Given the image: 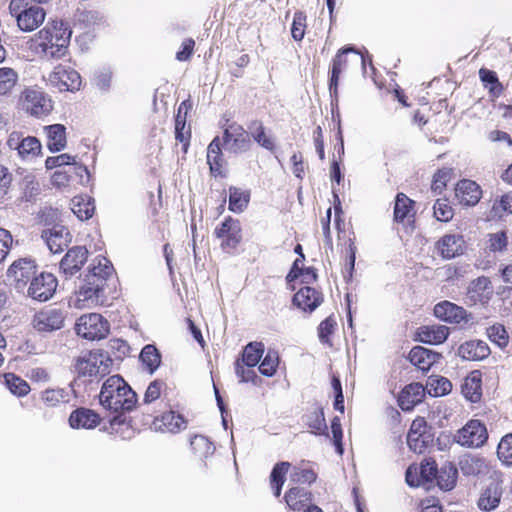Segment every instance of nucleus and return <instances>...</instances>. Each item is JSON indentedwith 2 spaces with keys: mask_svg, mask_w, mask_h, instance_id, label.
<instances>
[{
  "mask_svg": "<svg viewBox=\"0 0 512 512\" xmlns=\"http://www.w3.org/2000/svg\"><path fill=\"white\" fill-rule=\"evenodd\" d=\"M290 480L293 483L311 484L316 480V474L311 469L294 468L290 475Z\"/></svg>",
  "mask_w": 512,
  "mask_h": 512,
  "instance_id": "e2e57ef3",
  "label": "nucleus"
},
{
  "mask_svg": "<svg viewBox=\"0 0 512 512\" xmlns=\"http://www.w3.org/2000/svg\"><path fill=\"white\" fill-rule=\"evenodd\" d=\"M348 53H354L355 62H361L363 66H365V59L362 55H360L353 47H345L339 50L335 58L333 59L332 69H331V78L329 83V91L331 95H337L338 90V81L340 74L343 70L346 69L347 66V58L346 55Z\"/></svg>",
  "mask_w": 512,
  "mask_h": 512,
  "instance_id": "ddd939ff",
  "label": "nucleus"
},
{
  "mask_svg": "<svg viewBox=\"0 0 512 512\" xmlns=\"http://www.w3.org/2000/svg\"><path fill=\"white\" fill-rule=\"evenodd\" d=\"M433 442L432 435L427 432V422L418 417L413 420L407 435V444L415 453H423Z\"/></svg>",
  "mask_w": 512,
  "mask_h": 512,
  "instance_id": "9d476101",
  "label": "nucleus"
},
{
  "mask_svg": "<svg viewBox=\"0 0 512 512\" xmlns=\"http://www.w3.org/2000/svg\"><path fill=\"white\" fill-rule=\"evenodd\" d=\"M5 384L12 394L19 397L27 395L30 391L29 384L12 373L5 375Z\"/></svg>",
  "mask_w": 512,
  "mask_h": 512,
  "instance_id": "de8ad7c7",
  "label": "nucleus"
},
{
  "mask_svg": "<svg viewBox=\"0 0 512 512\" xmlns=\"http://www.w3.org/2000/svg\"><path fill=\"white\" fill-rule=\"evenodd\" d=\"M418 472L422 479V482H430L433 479H436L438 474L437 465L434 460L425 459L420 467H418Z\"/></svg>",
  "mask_w": 512,
  "mask_h": 512,
  "instance_id": "bf43d9fd",
  "label": "nucleus"
},
{
  "mask_svg": "<svg viewBox=\"0 0 512 512\" xmlns=\"http://www.w3.org/2000/svg\"><path fill=\"white\" fill-rule=\"evenodd\" d=\"M451 178V170L450 169H441L439 170L433 178V182L431 185V189L433 192L440 194L443 189L446 187L447 182Z\"/></svg>",
  "mask_w": 512,
  "mask_h": 512,
  "instance_id": "0e129e2a",
  "label": "nucleus"
},
{
  "mask_svg": "<svg viewBox=\"0 0 512 512\" xmlns=\"http://www.w3.org/2000/svg\"><path fill=\"white\" fill-rule=\"evenodd\" d=\"M461 392L466 400L477 403L482 397L481 373L472 371L463 381Z\"/></svg>",
  "mask_w": 512,
  "mask_h": 512,
  "instance_id": "cd10ccee",
  "label": "nucleus"
},
{
  "mask_svg": "<svg viewBox=\"0 0 512 512\" xmlns=\"http://www.w3.org/2000/svg\"><path fill=\"white\" fill-rule=\"evenodd\" d=\"M17 152L23 160H31L40 154L41 143L36 137L27 136Z\"/></svg>",
  "mask_w": 512,
  "mask_h": 512,
  "instance_id": "49530a36",
  "label": "nucleus"
},
{
  "mask_svg": "<svg viewBox=\"0 0 512 512\" xmlns=\"http://www.w3.org/2000/svg\"><path fill=\"white\" fill-rule=\"evenodd\" d=\"M458 471L452 463H445L436 476L438 486L445 491L454 488Z\"/></svg>",
  "mask_w": 512,
  "mask_h": 512,
  "instance_id": "c9c22d12",
  "label": "nucleus"
},
{
  "mask_svg": "<svg viewBox=\"0 0 512 512\" xmlns=\"http://www.w3.org/2000/svg\"><path fill=\"white\" fill-rule=\"evenodd\" d=\"M264 353V345L261 342L249 343L242 354V363L247 367H255Z\"/></svg>",
  "mask_w": 512,
  "mask_h": 512,
  "instance_id": "a19ab883",
  "label": "nucleus"
},
{
  "mask_svg": "<svg viewBox=\"0 0 512 512\" xmlns=\"http://www.w3.org/2000/svg\"><path fill=\"white\" fill-rule=\"evenodd\" d=\"M426 390L431 396H444L452 390V383L442 376H430L426 384Z\"/></svg>",
  "mask_w": 512,
  "mask_h": 512,
  "instance_id": "e433bc0d",
  "label": "nucleus"
},
{
  "mask_svg": "<svg viewBox=\"0 0 512 512\" xmlns=\"http://www.w3.org/2000/svg\"><path fill=\"white\" fill-rule=\"evenodd\" d=\"M36 274V265L33 260L22 258L14 261L7 271L9 279L14 281L18 288L25 286Z\"/></svg>",
  "mask_w": 512,
  "mask_h": 512,
  "instance_id": "dca6fc26",
  "label": "nucleus"
},
{
  "mask_svg": "<svg viewBox=\"0 0 512 512\" xmlns=\"http://www.w3.org/2000/svg\"><path fill=\"white\" fill-rule=\"evenodd\" d=\"M251 136L254 140L263 148L272 151L275 147L273 139L268 136L265 132V129L260 122H254L251 126H249Z\"/></svg>",
  "mask_w": 512,
  "mask_h": 512,
  "instance_id": "09e8293b",
  "label": "nucleus"
},
{
  "mask_svg": "<svg viewBox=\"0 0 512 512\" xmlns=\"http://www.w3.org/2000/svg\"><path fill=\"white\" fill-rule=\"evenodd\" d=\"M305 22L306 16L302 12L295 13L291 28V34L296 41H300L304 37V31L306 26Z\"/></svg>",
  "mask_w": 512,
  "mask_h": 512,
  "instance_id": "69168bd1",
  "label": "nucleus"
},
{
  "mask_svg": "<svg viewBox=\"0 0 512 512\" xmlns=\"http://www.w3.org/2000/svg\"><path fill=\"white\" fill-rule=\"evenodd\" d=\"M502 497V489L498 483H490L478 499V507L483 511L496 509Z\"/></svg>",
  "mask_w": 512,
  "mask_h": 512,
  "instance_id": "7c9ffc66",
  "label": "nucleus"
},
{
  "mask_svg": "<svg viewBox=\"0 0 512 512\" xmlns=\"http://www.w3.org/2000/svg\"><path fill=\"white\" fill-rule=\"evenodd\" d=\"M40 193L39 183L31 175L25 176L23 179V196L22 198L29 202L35 199Z\"/></svg>",
  "mask_w": 512,
  "mask_h": 512,
  "instance_id": "4d7b16f0",
  "label": "nucleus"
},
{
  "mask_svg": "<svg viewBox=\"0 0 512 512\" xmlns=\"http://www.w3.org/2000/svg\"><path fill=\"white\" fill-rule=\"evenodd\" d=\"M335 327L336 321L333 317H327L320 323L318 327V336L322 343L331 345L329 337L334 332Z\"/></svg>",
  "mask_w": 512,
  "mask_h": 512,
  "instance_id": "680f3d73",
  "label": "nucleus"
},
{
  "mask_svg": "<svg viewBox=\"0 0 512 512\" xmlns=\"http://www.w3.org/2000/svg\"><path fill=\"white\" fill-rule=\"evenodd\" d=\"M99 401L113 412L130 411L137 403V395L122 377L113 375L103 383Z\"/></svg>",
  "mask_w": 512,
  "mask_h": 512,
  "instance_id": "f03ea898",
  "label": "nucleus"
},
{
  "mask_svg": "<svg viewBox=\"0 0 512 512\" xmlns=\"http://www.w3.org/2000/svg\"><path fill=\"white\" fill-rule=\"evenodd\" d=\"M57 279L51 273L42 272L31 280L28 295L34 300L45 302L55 293Z\"/></svg>",
  "mask_w": 512,
  "mask_h": 512,
  "instance_id": "9b49d317",
  "label": "nucleus"
},
{
  "mask_svg": "<svg viewBox=\"0 0 512 512\" xmlns=\"http://www.w3.org/2000/svg\"><path fill=\"white\" fill-rule=\"evenodd\" d=\"M413 201L403 193H398L394 206V218L402 222L405 218L412 215Z\"/></svg>",
  "mask_w": 512,
  "mask_h": 512,
  "instance_id": "79ce46f5",
  "label": "nucleus"
},
{
  "mask_svg": "<svg viewBox=\"0 0 512 512\" xmlns=\"http://www.w3.org/2000/svg\"><path fill=\"white\" fill-rule=\"evenodd\" d=\"M18 81V73L9 67L0 68V96L8 95Z\"/></svg>",
  "mask_w": 512,
  "mask_h": 512,
  "instance_id": "a18cd8bd",
  "label": "nucleus"
},
{
  "mask_svg": "<svg viewBox=\"0 0 512 512\" xmlns=\"http://www.w3.org/2000/svg\"><path fill=\"white\" fill-rule=\"evenodd\" d=\"M109 323L98 313L82 315L76 322L77 334L87 340H100L109 333Z\"/></svg>",
  "mask_w": 512,
  "mask_h": 512,
  "instance_id": "39448f33",
  "label": "nucleus"
},
{
  "mask_svg": "<svg viewBox=\"0 0 512 512\" xmlns=\"http://www.w3.org/2000/svg\"><path fill=\"white\" fill-rule=\"evenodd\" d=\"M305 423L315 434H321L327 429L324 412L322 409H315L305 416Z\"/></svg>",
  "mask_w": 512,
  "mask_h": 512,
  "instance_id": "8fccbe9b",
  "label": "nucleus"
},
{
  "mask_svg": "<svg viewBox=\"0 0 512 512\" xmlns=\"http://www.w3.org/2000/svg\"><path fill=\"white\" fill-rule=\"evenodd\" d=\"M426 388L420 383H411L403 388L401 391L398 403L402 410L409 411L417 403L422 401Z\"/></svg>",
  "mask_w": 512,
  "mask_h": 512,
  "instance_id": "393cba45",
  "label": "nucleus"
},
{
  "mask_svg": "<svg viewBox=\"0 0 512 512\" xmlns=\"http://www.w3.org/2000/svg\"><path fill=\"white\" fill-rule=\"evenodd\" d=\"M140 360L150 374L159 367L161 362L160 355L156 347L153 345H146L142 349L140 353Z\"/></svg>",
  "mask_w": 512,
  "mask_h": 512,
  "instance_id": "c03bdc74",
  "label": "nucleus"
},
{
  "mask_svg": "<svg viewBox=\"0 0 512 512\" xmlns=\"http://www.w3.org/2000/svg\"><path fill=\"white\" fill-rule=\"evenodd\" d=\"M156 429L165 432L177 433L186 428V421L182 415L169 411L155 421Z\"/></svg>",
  "mask_w": 512,
  "mask_h": 512,
  "instance_id": "2f4dec72",
  "label": "nucleus"
},
{
  "mask_svg": "<svg viewBox=\"0 0 512 512\" xmlns=\"http://www.w3.org/2000/svg\"><path fill=\"white\" fill-rule=\"evenodd\" d=\"M488 433L486 426L479 420L473 419L466 423L464 427L458 430L455 435V441L461 446L478 448L487 440Z\"/></svg>",
  "mask_w": 512,
  "mask_h": 512,
  "instance_id": "6e6552de",
  "label": "nucleus"
},
{
  "mask_svg": "<svg viewBox=\"0 0 512 512\" xmlns=\"http://www.w3.org/2000/svg\"><path fill=\"white\" fill-rule=\"evenodd\" d=\"M88 250L83 246H75L68 250L60 262V272L70 278L79 272L87 261Z\"/></svg>",
  "mask_w": 512,
  "mask_h": 512,
  "instance_id": "2eb2a0df",
  "label": "nucleus"
},
{
  "mask_svg": "<svg viewBox=\"0 0 512 512\" xmlns=\"http://www.w3.org/2000/svg\"><path fill=\"white\" fill-rule=\"evenodd\" d=\"M162 385L163 383L159 380L151 382L145 391L143 403L150 404L157 400L161 395Z\"/></svg>",
  "mask_w": 512,
  "mask_h": 512,
  "instance_id": "338daca9",
  "label": "nucleus"
},
{
  "mask_svg": "<svg viewBox=\"0 0 512 512\" xmlns=\"http://www.w3.org/2000/svg\"><path fill=\"white\" fill-rule=\"evenodd\" d=\"M47 147L51 152H58L66 146V128L62 124L46 126Z\"/></svg>",
  "mask_w": 512,
  "mask_h": 512,
  "instance_id": "473e14b6",
  "label": "nucleus"
},
{
  "mask_svg": "<svg viewBox=\"0 0 512 512\" xmlns=\"http://www.w3.org/2000/svg\"><path fill=\"white\" fill-rule=\"evenodd\" d=\"M460 469L465 475H477L482 471L483 461L473 456H465L460 462Z\"/></svg>",
  "mask_w": 512,
  "mask_h": 512,
  "instance_id": "603ef678",
  "label": "nucleus"
},
{
  "mask_svg": "<svg viewBox=\"0 0 512 512\" xmlns=\"http://www.w3.org/2000/svg\"><path fill=\"white\" fill-rule=\"evenodd\" d=\"M71 34L68 25L63 21L49 22L32 38L34 50L43 59H60L67 53Z\"/></svg>",
  "mask_w": 512,
  "mask_h": 512,
  "instance_id": "f257e3e1",
  "label": "nucleus"
},
{
  "mask_svg": "<svg viewBox=\"0 0 512 512\" xmlns=\"http://www.w3.org/2000/svg\"><path fill=\"white\" fill-rule=\"evenodd\" d=\"M497 455L506 465L512 464V433L505 435L498 444Z\"/></svg>",
  "mask_w": 512,
  "mask_h": 512,
  "instance_id": "3c124183",
  "label": "nucleus"
},
{
  "mask_svg": "<svg viewBox=\"0 0 512 512\" xmlns=\"http://www.w3.org/2000/svg\"><path fill=\"white\" fill-rule=\"evenodd\" d=\"M220 138L215 137L207 148V162L212 173H220L222 169V153Z\"/></svg>",
  "mask_w": 512,
  "mask_h": 512,
  "instance_id": "4c0bfd02",
  "label": "nucleus"
},
{
  "mask_svg": "<svg viewBox=\"0 0 512 512\" xmlns=\"http://www.w3.org/2000/svg\"><path fill=\"white\" fill-rule=\"evenodd\" d=\"M508 243V238L504 231H498L488 235L487 248L491 252L502 251Z\"/></svg>",
  "mask_w": 512,
  "mask_h": 512,
  "instance_id": "13d9d810",
  "label": "nucleus"
},
{
  "mask_svg": "<svg viewBox=\"0 0 512 512\" xmlns=\"http://www.w3.org/2000/svg\"><path fill=\"white\" fill-rule=\"evenodd\" d=\"M104 289L100 284H85L77 292L76 305L79 308L98 305L103 302Z\"/></svg>",
  "mask_w": 512,
  "mask_h": 512,
  "instance_id": "4be33fe9",
  "label": "nucleus"
},
{
  "mask_svg": "<svg viewBox=\"0 0 512 512\" xmlns=\"http://www.w3.org/2000/svg\"><path fill=\"white\" fill-rule=\"evenodd\" d=\"M455 195L460 204L474 206L480 201L482 191L476 182L464 179L457 183Z\"/></svg>",
  "mask_w": 512,
  "mask_h": 512,
  "instance_id": "412c9836",
  "label": "nucleus"
},
{
  "mask_svg": "<svg viewBox=\"0 0 512 512\" xmlns=\"http://www.w3.org/2000/svg\"><path fill=\"white\" fill-rule=\"evenodd\" d=\"M74 162V156L69 154H61L54 157H48L45 161L47 169H53L56 167L71 165Z\"/></svg>",
  "mask_w": 512,
  "mask_h": 512,
  "instance_id": "774afa93",
  "label": "nucleus"
},
{
  "mask_svg": "<svg viewBox=\"0 0 512 512\" xmlns=\"http://www.w3.org/2000/svg\"><path fill=\"white\" fill-rule=\"evenodd\" d=\"M99 415L91 409L78 408L69 417V425L73 429H93L100 423Z\"/></svg>",
  "mask_w": 512,
  "mask_h": 512,
  "instance_id": "b1692460",
  "label": "nucleus"
},
{
  "mask_svg": "<svg viewBox=\"0 0 512 512\" xmlns=\"http://www.w3.org/2000/svg\"><path fill=\"white\" fill-rule=\"evenodd\" d=\"M111 360L98 351H90L79 357L75 366L83 377L104 376L109 372Z\"/></svg>",
  "mask_w": 512,
  "mask_h": 512,
  "instance_id": "423d86ee",
  "label": "nucleus"
},
{
  "mask_svg": "<svg viewBox=\"0 0 512 512\" xmlns=\"http://www.w3.org/2000/svg\"><path fill=\"white\" fill-rule=\"evenodd\" d=\"M214 235L221 240L220 247L225 253H233L242 241V229L240 222L232 217H227L219 224Z\"/></svg>",
  "mask_w": 512,
  "mask_h": 512,
  "instance_id": "0eeeda50",
  "label": "nucleus"
},
{
  "mask_svg": "<svg viewBox=\"0 0 512 512\" xmlns=\"http://www.w3.org/2000/svg\"><path fill=\"white\" fill-rule=\"evenodd\" d=\"M434 216L438 221L448 222L453 218L454 210L446 199H437L434 206Z\"/></svg>",
  "mask_w": 512,
  "mask_h": 512,
  "instance_id": "864d4df0",
  "label": "nucleus"
},
{
  "mask_svg": "<svg viewBox=\"0 0 512 512\" xmlns=\"http://www.w3.org/2000/svg\"><path fill=\"white\" fill-rule=\"evenodd\" d=\"M494 294V289L490 279L486 276H480L472 280L467 288L466 299L470 304H486Z\"/></svg>",
  "mask_w": 512,
  "mask_h": 512,
  "instance_id": "4468645a",
  "label": "nucleus"
},
{
  "mask_svg": "<svg viewBox=\"0 0 512 512\" xmlns=\"http://www.w3.org/2000/svg\"><path fill=\"white\" fill-rule=\"evenodd\" d=\"M48 80L59 91H76L81 86L80 74L73 68L65 65L56 66L50 73Z\"/></svg>",
  "mask_w": 512,
  "mask_h": 512,
  "instance_id": "1a4fd4ad",
  "label": "nucleus"
},
{
  "mask_svg": "<svg viewBox=\"0 0 512 512\" xmlns=\"http://www.w3.org/2000/svg\"><path fill=\"white\" fill-rule=\"evenodd\" d=\"M289 468V462H280L277 463L272 469L270 475V483L272 489L274 490L275 497H279L281 494V490L285 482V475L287 474Z\"/></svg>",
  "mask_w": 512,
  "mask_h": 512,
  "instance_id": "58836bf2",
  "label": "nucleus"
},
{
  "mask_svg": "<svg viewBox=\"0 0 512 512\" xmlns=\"http://www.w3.org/2000/svg\"><path fill=\"white\" fill-rule=\"evenodd\" d=\"M487 335L490 341L500 348H504L508 344V334L502 325H493L487 329Z\"/></svg>",
  "mask_w": 512,
  "mask_h": 512,
  "instance_id": "6e6d98bb",
  "label": "nucleus"
},
{
  "mask_svg": "<svg viewBox=\"0 0 512 512\" xmlns=\"http://www.w3.org/2000/svg\"><path fill=\"white\" fill-rule=\"evenodd\" d=\"M114 268L110 260L105 257H96L89 266L85 282L88 284H100L104 289L106 281L112 277Z\"/></svg>",
  "mask_w": 512,
  "mask_h": 512,
  "instance_id": "f3484780",
  "label": "nucleus"
},
{
  "mask_svg": "<svg viewBox=\"0 0 512 512\" xmlns=\"http://www.w3.org/2000/svg\"><path fill=\"white\" fill-rule=\"evenodd\" d=\"M249 198V193L231 187L229 189V210L235 213H241L247 207Z\"/></svg>",
  "mask_w": 512,
  "mask_h": 512,
  "instance_id": "37998d69",
  "label": "nucleus"
},
{
  "mask_svg": "<svg viewBox=\"0 0 512 512\" xmlns=\"http://www.w3.org/2000/svg\"><path fill=\"white\" fill-rule=\"evenodd\" d=\"M71 210L80 220L92 217L95 206L88 196H76L71 200Z\"/></svg>",
  "mask_w": 512,
  "mask_h": 512,
  "instance_id": "f704fd0d",
  "label": "nucleus"
},
{
  "mask_svg": "<svg viewBox=\"0 0 512 512\" xmlns=\"http://www.w3.org/2000/svg\"><path fill=\"white\" fill-rule=\"evenodd\" d=\"M323 301L322 294L316 289L305 286L293 296V304L303 311H314Z\"/></svg>",
  "mask_w": 512,
  "mask_h": 512,
  "instance_id": "5701e85b",
  "label": "nucleus"
},
{
  "mask_svg": "<svg viewBox=\"0 0 512 512\" xmlns=\"http://www.w3.org/2000/svg\"><path fill=\"white\" fill-rule=\"evenodd\" d=\"M10 13L16 17L20 30L31 32L37 29L45 20V10L33 5L29 0H11L9 4Z\"/></svg>",
  "mask_w": 512,
  "mask_h": 512,
  "instance_id": "7ed1b4c3",
  "label": "nucleus"
},
{
  "mask_svg": "<svg viewBox=\"0 0 512 512\" xmlns=\"http://www.w3.org/2000/svg\"><path fill=\"white\" fill-rule=\"evenodd\" d=\"M458 354L465 360L478 361L488 357L490 349L484 341L471 340L460 345Z\"/></svg>",
  "mask_w": 512,
  "mask_h": 512,
  "instance_id": "a878e982",
  "label": "nucleus"
},
{
  "mask_svg": "<svg viewBox=\"0 0 512 512\" xmlns=\"http://www.w3.org/2000/svg\"><path fill=\"white\" fill-rule=\"evenodd\" d=\"M434 314L436 317L451 323H460L465 319L466 311L449 301L438 303L434 307Z\"/></svg>",
  "mask_w": 512,
  "mask_h": 512,
  "instance_id": "c756f323",
  "label": "nucleus"
},
{
  "mask_svg": "<svg viewBox=\"0 0 512 512\" xmlns=\"http://www.w3.org/2000/svg\"><path fill=\"white\" fill-rule=\"evenodd\" d=\"M466 243L460 234H445L436 243V249L443 259H453L464 253Z\"/></svg>",
  "mask_w": 512,
  "mask_h": 512,
  "instance_id": "a211bd4d",
  "label": "nucleus"
},
{
  "mask_svg": "<svg viewBox=\"0 0 512 512\" xmlns=\"http://www.w3.org/2000/svg\"><path fill=\"white\" fill-rule=\"evenodd\" d=\"M64 313L60 309H48L39 312L34 317V327L41 332H51L63 327Z\"/></svg>",
  "mask_w": 512,
  "mask_h": 512,
  "instance_id": "6ab92c4d",
  "label": "nucleus"
},
{
  "mask_svg": "<svg viewBox=\"0 0 512 512\" xmlns=\"http://www.w3.org/2000/svg\"><path fill=\"white\" fill-rule=\"evenodd\" d=\"M70 399V392L64 388L46 389L41 394V400L48 407H55L61 403H66Z\"/></svg>",
  "mask_w": 512,
  "mask_h": 512,
  "instance_id": "ea45409f",
  "label": "nucleus"
},
{
  "mask_svg": "<svg viewBox=\"0 0 512 512\" xmlns=\"http://www.w3.org/2000/svg\"><path fill=\"white\" fill-rule=\"evenodd\" d=\"M112 72L110 69H101L94 74L93 84L101 91L107 92L110 89Z\"/></svg>",
  "mask_w": 512,
  "mask_h": 512,
  "instance_id": "052dcab7",
  "label": "nucleus"
},
{
  "mask_svg": "<svg viewBox=\"0 0 512 512\" xmlns=\"http://www.w3.org/2000/svg\"><path fill=\"white\" fill-rule=\"evenodd\" d=\"M440 354L433 352L421 346H416L409 353L410 362L422 371H428L430 367L437 363Z\"/></svg>",
  "mask_w": 512,
  "mask_h": 512,
  "instance_id": "bb28decb",
  "label": "nucleus"
},
{
  "mask_svg": "<svg viewBox=\"0 0 512 512\" xmlns=\"http://www.w3.org/2000/svg\"><path fill=\"white\" fill-rule=\"evenodd\" d=\"M417 335L422 343L438 345L447 339L449 330L444 325H426L418 329Z\"/></svg>",
  "mask_w": 512,
  "mask_h": 512,
  "instance_id": "c85d7f7f",
  "label": "nucleus"
},
{
  "mask_svg": "<svg viewBox=\"0 0 512 512\" xmlns=\"http://www.w3.org/2000/svg\"><path fill=\"white\" fill-rule=\"evenodd\" d=\"M223 141L225 148L233 153L245 152L251 146L249 134L237 123H232L225 128Z\"/></svg>",
  "mask_w": 512,
  "mask_h": 512,
  "instance_id": "f8f14e48",
  "label": "nucleus"
},
{
  "mask_svg": "<svg viewBox=\"0 0 512 512\" xmlns=\"http://www.w3.org/2000/svg\"><path fill=\"white\" fill-rule=\"evenodd\" d=\"M41 238L54 254L62 252L71 242L70 233L63 226H54L51 229L44 230Z\"/></svg>",
  "mask_w": 512,
  "mask_h": 512,
  "instance_id": "aec40b11",
  "label": "nucleus"
},
{
  "mask_svg": "<svg viewBox=\"0 0 512 512\" xmlns=\"http://www.w3.org/2000/svg\"><path fill=\"white\" fill-rule=\"evenodd\" d=\"M278 366V355L274 351H268L259 365V371L264 376L271 377L275 374Z\"/></svg>",
  "mask_w": 512,
  "mask_h": 512,
  "instance_id": "5fc2aeb1",
  "label": "nucleus"
},
{
  "mask_svg": "<svg viewBox=\"0 0 512 512\" xmlns=\"http://www.w3.org/2000/svg\"><path fill=\"white\" fill-rule=\"evenodd\" d=\"M285 501L290 509L299 511L311 502V493L305 488L293 487L286 492Z\"/></svg>",
  "mask_w": 512,
  "mask_h": 512,
  "instance_id": "72a5a7b5",
  "label": "nucleus"
},
{
  "mask_svg": "<svg viewBox=\"0 0 512 512\" xmlns=\"http://www.w3.org/2000/svg\"><path fill=\"white\" fill-rule=\"evenodd\" d=\"M18 103L26 114L35 118L45 117L53 110L51 98L37 86L25 87L19 95Z\"/></svg>",
  "mask_w": 512,
  "mask_h": 512,
  "instance_id": "20e7f679",
  "label": "nucleus"
}]
</instances>
